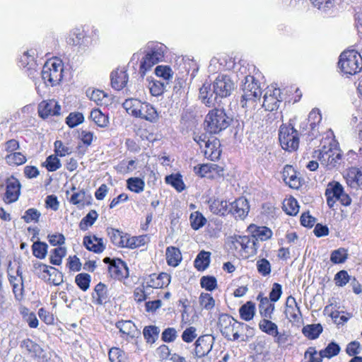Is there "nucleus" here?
Instances as JSON below:
<instances>
[{
  "mask_svg": "<svg viewBox=\"0 0 362 362\" xmlns=\"http://www.w3.org/2000/svg\"><path fill=\"white\" fill-rule=\"evenodd\" d=\"M235 89V83L226 74H219L212 83H204L199 88V98L207 107H214L218 103V98L231 95Z\"/></svg>",
  "mask_w": 362,
  "mask_h": 362,
  "instance_id": "nucleus-1",
  "label": "nucleus"
},
{
  "mask_svg": "<svg viewBox=\"0 0 362 362\" xmlns=\"http://www.w3.org/2000/svg\"><path fill=\"white\" fill-rule=\"evenodd\" d=\"M168 47L157 41H150L138 52L133 54L131 62L139 61V74L144 77L157 64L164 61Z\"/></svg>",
  "mask_w": 362,
  "mask_h": 362,
  "instance_id": "nucleus-2",
  "label": "nucleus"
},
{
  "mask_svg": "<svg viewBox=\"0 0 362 362\" xmlns=\"http://www.w3.org/2000/svg\"><path fill=\"white\" fill-rule=\"evenodd\" d=\"M199 70L197 62L193 59L185 60L182 65H180L179 72L177 74L173 86V94L179 97H184L188 92L189 76L190 81L196 76Z\"/></svg>",
  "mask_w": 362,
  "mask_h": 362,
  "instance_id": "nucleus-3",
  "label": "nucleus"
},
{
  "mask_svg": "<svg viewBox=\"0 0 362 362\" xmlns=\"http://www.w3.org/2000/svg\"><path fill=\"white\" fill-rule=\"evenodd\" d=\"M243 95L240 105L245 108H255V103L260 100L262 88L259 82L253 76L247 75L241 85Z\"/></svg>",
  "mask_w": 362,
  "mask_h": 362,
  "instance_id": "nucleus-4",
  "label": "nucleus"
},
{
  "mask_svg": "<svg viewBox=\"0 0 362 362\" xmlns=\"http://www.w3.org/2000/svg\"><path fill=\"white\" fill-rule=\"evenodd\" d=\"M41 76L47 86L59 84L64 76L62 61L57 57L48 59L42 66Z\"/></svg>",
  "mask_w": 362,
  "mask_h": 362,
  "instance_id": "nucleus-5",
  "label": "nucleus"
},
{
  "mask_svg": "<svg viewBox=\"0 0 362 362\" xmlns=\"http://www.w3.org/2000/svg\"><path fill=\"white\" fill-rule=\"evenodd\" d=\"M233 118L223 108H214L209 112L205 118L207 131L211 134H217L230 126Z\"/></svg>",
  "mask_w": 362,
  "mask_h": 362,
  "instance_id": "nucleus-6",
  "label": "nucleus"
},
{
  "mask_svg": "<svg viewBox=\"0 0 362 362\" xmlns=\"http://www.w3.org/2000/svg\"><path fill=\"white\" fill-rule=\"evenodd\" d=\"M339 66L347 75H354L362 69V57L355 49L344 50L339 56Z\"/></svg>",
  "mask_w": 362,
  "mask_h": 362,
  "instance_id": "nucleus-7",
  "label": "nucleus"
},
{
  "mask_svg": "<svg viewBox=\"0 0 362 362\" xmlns=\"http://www.w3.org/2000/svg\"><path fill=\"white\" fill-rule=\"evenodd\" d=\"M218 325L222 335L227 340L235 341L239 339V332L243 323L238 322L227 314H222L218 317Z\"/></svg>",
  "mask_w": 362,
  "mask_h": 362,
  "instance_id": "nucleus-8",
  "label": "nucleus"
},
{
  "mask_svg": "<svg viewBox=\"0 0 362 362\" xmlns=\"http://www.w3.org/2000/svg\"><path fill=\"white\" fill-rule=\"evenodd\" d=\"M279 139L283 149L293 151L298 149L299 138L298 132L292 124H282L279 128Z\"/></svg>",
  "mask_w": 362,
  "mask_h": 362,
  "instance_id": "nucleus-9",
  "label": "nucleus"
},
{
  "mask_svg": "<svg viewBox=\"0 0 362 362\" xmlns=\"http://www.w3.org/2000/svg\"><path fill=\"white\" fill-rule=\"evenodd\" d=\"M317 157L322 165L328 169H332L339 165L341 153L336 148H333L332 146H323L322 149L320 150Z\"/></svg>",
  "mask_w": 362,
  "mask_h": 362,
  "instance_id": "nucleus-10",
  "label": "nucleus"
},
{
  "mask_svg": "<svg viewBox=\"0 0 362 362\" xmlns=\"http://www.w3.org/2000/svg\"><path fill=\"white\" fill-rule=\"evenodd\" d=\"M282 101L283 96L281 89L271 85L267 87L264 93L262 107L265 110L272 112L279 108Z\"/></svg>",
  "mask_w": 362,
  "mask_h": 362,
  "instance_id": "nucleus-11",
  "label": "nucleus"
},
{
  "mask_svg": "<svg viewBox=\"0 0 362 362\" xmlns=\"http://www.w3.org/2000/svg\"><path fill=\"white\" fill-rule=\"evenodd\" d=\"M21 185L19 180L11 176L6 181V192L3 200L6 204H11L16 202L21 194Z\"/></svg>",
  "mask_w": 362,
  "mask_h": 362,
  "instance_id": "nucleus-12",
  "label": "nucleus"
},
{
  "mask_svg": "<svg viewBox=\"0 0 362 362\" xmlns=\"http://www.w3.org/2000/svg\"><path fill=\"white\" fill-rule=\"evenodd\" d=\"M39 55L38 51L35 47H31L24 51L19 59L20 66L25 69L29 74H33L37 66L36 59Z\"/></svg>",
  "mask_w": 362,
  "mask_h": 362,
  "instance_id": "nucleus-13",
  "label": "nucleus"
},
{
  "mask_svg": "<svg viewBox=\"0 0 362 362\" xmlns=\"http://www.w3.org/2000/svg\"><path fill=\"white\" fill-rule=\"evenodd\" d=\"M250 205L248 201L244 197H239L230 202L229 214L235 219L243 220L248 214Z\"/></svg>",
  "mask_w": 362,
  "mask_h": 362,
  "instance_id": "nucleus-14",
  "label": "nucleus"
},
{
  "mask_svg": "<svg viewBox=\"0 0 362 362\" xmlns=\"http://www.w3.org/2000/svg\"><path fill=\"white\" fill-rule=\"evenodd\" d=\"M115 327L119 329L120 337L128 341L140 335V331L131 320H119L115 323Z\"/></svg>",
  "mask_w": 362,
  "mask_h": 362,
  "instance_id": "nucleus-15",
  "label": "nucleus"
},
{
  "mask_svg": "<svg viewBox=\"0 0 362 362\" xmlns=\"http://www.w3.org/2000/svg\"><path fill=\"white\" fill-rule=\"evenodd\" d=\"M60 112L61 106L54 100H42L37 107L38 115L44 119L50 116L59 115Z\"/></svg>",
  "mask_w": 362,
  "mask_h": 362,
  "instance_id": "nucleus-16",
  "label": "nucleus"
},
{
  "mask_svg": "<svg viewBox=\"0 0 362 362\" xmlns=\"http://www.w3.org/2000/svg\"><path fill=\"white\" fill-rule=\"evenodd\" d=\"M108 272L112 278L122 280L129 276V269L126 263L121 259H112L108 266Z\"/></svg>",
  "mask_w": 362,
  "mask_h": 362,
  "instance_id": "nucleus-17",
  "label": "nucleus"
},
{
  "mask_svg": "<svg viewBox=\"0 0 362 362\" xmlns=\"http://www.w3.org/2000/svg\"><path fill=\"white\" fill-rule=\"evenodd\" d=\"M282 179L291 188L298 189L301 185L300 177L293 166L290 165L284 166L282 171Z\"/></svg>",
  "mask_w": 362,
  "mask_h": 362,
  "instance_id": "nucleus-18",
  "label": "nucleus"
},
{
  "mask_svg": "<svg viewBox=\"0 0 362 362\" xmlns=\"http://www.w3.org/2000/svg\"><path fill=\"white\" fill-rule=\"evenodd\" d=\"M110 78L111 86L117 90H120L124 88L129 80V76L124 67L113 71L111 73Z\"/></svg>",
  "mask_w": 362,
  "mask_h": 362,
  "instance_id": "nucleus-19",
  "label": "nucleus"
},
{
  "mask_svg": "<svg viewBox=\"0 0 362 362\" xmlns=\"http://www.w3.org/2000/svg\"><path fill=\"white\" fill-rule=\"evenodd\" d=\"M205 149L204 151V156L206 158L215 161L219 159L221 153L220 149L221 143L216 138H212L211 140L208 139L205 143Z\"/></svg>",
  "mask_w": 362,
  "mask_h": 362,
  "instance_id": "nucleus-20",
  "label": "nucleus"
},
{
  "mask_svg": "<svg viewBox=\"0 0 362 362\" xmlns=\"http://www.w3.org/2000/svg\"><path fill=\"white\" fill-rule=\"evenodd\" d=\"M247 230L256 243H257L258 240H267L272 236V231L266 226H257L254 224H251L248 226Z\"/></svg>",
  "mask_w": 362,
  "mask_h": 362,
  "instance_id": "nucleus-21",
  "label": "nucleus"
},
{
  "mask_svg": "<svg viewBox=\"0 0 362 362\" xmlns=\"http://www.w3.org/2000/svg\"><path fill=\"white\" fill-rule=\"evenodd\" d=\"M284 313L290 321H298L301 316L300 308L295 298L291 296H288L286 299Z\"/></svg>",
  "mask_w": 362,
  "mask_h": 362,
  "instance_id": "nucleus-22",
  "label": "nucleus"
},
{
  "mask_svg": "<svg viewBox=\"0 0 362 362\" xmlns=\"http://www.w3.org/2000/svg\"><path fill=\"white\" fill-rule=\"evenodd\" d=\"M344 192V188L339 182H334L333 185L329 184L325 192L327 197V203L329 207L332 208L341 194Z\"/></svg>",
  "mask_w": 362,
  "mask_h": 362,
  "instance_id": "nucleus-23",
  "label": "nucleus"
},
{
  "mask_svg": "<svg viewBox=\"0 0 362 362\" xmlns=\"http://www.w3.org/2000/svg\"><path fill=\"white\" fill-rule=\"evenodd\" d=\"M92 202L93 197L91 194L86 192L83 189H80L76 192H74L69 199L70 203L81 207L91 205Z\"/></svg>",
  "mask_w": 362,
  "mask_h": 362,
  "instance_id": "nucleus-24",
  "label": "nucleus"
},
{
  "mask_svg": "<svg viewBox=\"0 0 362 362\" xmlns=\"http://www.w3.org/2000/svg\"><path fill=\"white\" fill-rule=\"evenodd\" d=\"M170 282V276L165 272L150 275L146 284L147 287L159 288L168 286Z\"/></svg>",
  "mask_w": 362,
  "mask_h": 362,
  "instance_id": "nucleus-25",
  "label": "nucleus"
},
{
  "mask_svg": "<svg viewBox=\"0 0 362 362\" xmlns=\"http://www.w3.org/2000/svg\"><path fill=\"white\" fill-rule=\"evenodd\" d=\"M83 245L88 250L95 253H101L105 248L103 238H98L95 235L85 236L83 238Z\"/></svg>",
  "mask_w": 362,
  "mask_h": 362,
  "instance_id": "nucleus-26",
  "label": "nucleus"
},
{
  "mask_svg": "<svg viewBox=\"0 0 362 362\" xmlns=\"http://www.w3.org/2000/svg\"><path fill=\"white\" fill-rule=\"evenodd\" d=\"M141 114L137 117L148 122L155 123L158 120L159 115L156 108L150 103L143 102L141 107Z\"/></svg>",
  "mask_w": 362,
  "mask_h": 362,
  "instance_id": "nucleus-27",
  "label": "nucleus"
},
{
  "mask_svg": "<svg viewBox=\"0 0 362 362\" xmlns=\"http://www.w3.org/2000/svg\"><path fill=\"white\" fill-rule=\"evenodd\" d=\"M210 339L209 335L201 336L197 339L194 344V353L197 357L201 358L208 354L211 349Z\"/></svg>",
  "mask_w": 362,
  "mask_h": 362,
  "instance_id": "nucleus-28",
  "label": "nucleus"
},
{
  "mask_svg": "<svg viewBox=\"0 0 362 362\" xmlns=\"http://www.w3.org/2000/svg\"><path fill=\"white\" fill-rule=\"evenodd\" d=\"M92 297L94 300V303L97 305L106 303L108 300L107 286L101 282L98 283L95 286Z\"/></svg>",
  "mask_w": 362,
  "mask_h": 362,
  "instance_id": "nucleus-29",
  "label": "nucleus"
},
{
  "mask_svg": "<svg viewBox=\"0 0 362 362\" xmlns=\"http://www.w3.org/2000/svg\"><path fill=\"white\" fill-rule=\"evenodd\" d=\"M85 36L86 33L82 28H74L69 33L66 42L69 45L74 47L81 45Z\"/></svg>",
  "mask_w": 362,
  "mask_h": 362,
  "instance_id": "nucleus-30",
  "label": "nucleus"
},
{
  "mask_svg": "<svg viewBox=\"0 0 362 362\" xmlns=\"http://www.w3.org/2000/svg\"><path fill=\"white\" fill-rule=\"evenodd\" d=\"M230 202L219 199H214L210 204V210L212 213L219 216L229 214Z\"/></svg>",
  "mask_w": 362,
  "mask_h": 362,
  "instance_id": "nucleus-31",
  "label": "nucleus"
},
{
  "mask_svg": "<svg viewBox=\"0 0 362 362\" xmlns=\"http://www.w3.org/2000/svg\"><path fill=\"white\" fill-rule=\"evenodd\" d=\"M310 4L324 13H332L335 8L337 0H309Z\"/></svg>",
  "mask_w": 362,
  "mask_h": 362,
  "instance_id": "nucleus-32",
  "label": "nucleus"
},
{
  "mask_svg": "<svg viewBox=\"0 0 362 362\" xmlns=\"http://www.w3.org/2000/svg\"><path fill=\"white\" fill-rule=\"evenodd\" d=\"M142 103L143 102L138 99L129 98L123 103V107L129 115L137 117V115L141 114L140 111Z\"/></svg>",
  "mask_w": 362,
  "mask_h": 362,
  "instance_id": "nucleus-33",
  "label": "nucleus"
},
{
  "mask_svg": "<svg viewBox=\"0 0 362 362\" xmlns=\"http://www.w3.org/2000/svg\"><path fill=\"white\" fill-rule=\"evenodd\" d=\"M165 255L168 264L171 267H177L182 260L180 250L173 246L167 247Z\"/></svg>",
  "mask_w": 362,
  "mask_h": 362,
  "instance_id": "nucleus-34",
  "label": "nucleus"
},
{
  "mask_svg": "<svg viewBox=\"0 0 362 362\" xmlns=\"http://www.w3.org/2000/svg\"><path fill=\"white\" fill-rule=\"evenodd\" d=\"M347 184L353 187L357 188L362 185V172L356 168L349 170L346 178Z\"/></svg>",
  "mask_w": 362,
  "mask_h": 362,
  "instance_id": "nucleus-35",
  "label": "nucleus"
},
{
  "mask_svg": "<svg viewBox=\"0 0 362 362\" xmlns=\"http://www.w3.org/2000/svg\"><path fill=\"white\" fill-rule=\"evenodd\" d=\"M241 241L242 252L248 255H254L257 253L259 245L252 236L243 235L242 236Z\"/></svg>",
  "mask_w": 362,
  "mask_h": 362,
  "instance_id": "nucleus-36",
  "label": "nucleus"
},
{
  "mask_svg": "<svg viewBox=\"0 0 362 362\" xmlns=\"http://www.w3.org/2000/svg\"><path fill=\"white\" fill-rule=\"evenodd\" d=\"M210 256L209 252L202 250L199 252L194 262V267L198 271L205 270L210 264Z\"/></svg>",
  "mask_w": 362,
  "mask_h": 362,
  "instance_id": "nucleus-37",
  "label": "nucleus"
},
{
  "mask_svg": "<svg viewBox=\"0 0 362 362\" xmlns=\"http://www.w3.org/2000/svg\"><path fill=\"white\" fill-rule=\"evenodd\" d=\"M218 166L214 163L197 165L194 167V172L201 177H211L212 172H217Z\"/></svg>",
  "mask_w": 362,
  "mask_h": 362,
  "instance_id": "nucleus-38",
  "label": "nucleus"
},
{
  "mask_svg": "<svg viewBox=\"0 0 362 362\" xmlns=\"http://www.w3.org/2000/svg\"><path fill=\"white\" fill-rule=\"evenodd\" d=\"M267 297H262L259 300V310L260 315L265 318H272L274 310V305Z\"/></svg>",
  "mask_w": 362,
  "mask_h": 362,
  "instance_id": "nucleus-39",
  "label": "nucleus"
},
{
  "mask_svg": "<svg viewBox=\"0 0 362 362\" xmlns=\"http://www.w3.org/2000/svg\"><path fill=\"white\" fill-rule=\"evenodd\" d=\"M165 181L179 192H182L185 189V185L183 182L182 176L180 173L167 175L165 178Z\"/></svg>",
  "mask_w": 362,
  "mask_h": 362,
  "instance_id": "nucleus-40",
  "label": "nucleus"
},
{
  "mask_svg": "<svg viewBox=\"0 0 362 362\" xmlns=\"http://www.w3.org/2000/svg\"><path fill=\"white\" fill-rule=\"evenodd\" d=\"M233 62L230 61V64L227 65V57H213L210 61L209 66L210 71H216L217 70L230 69Z\"/></svg>",
  "mask_w": 362,
  "mask_h": 362,
  "instance_id": "nucleus-41",
  "label": "nucleus"
},
{
  "mask_svg": "<svg viewBox=\"0 0 362 362\" xmlns=\"http://www.w3.org/2000/svg\"><path fill=\"white\" fill-rule=\"evenodd\" d=\"M322 327L320 324H312L304 326L302 332L309 339H315L322 332Z\"/></svg>",
  "mask_w": 362,
  "mask_h": 362,
  "instance_id": "nucleus-42",
  "label": "nucleus"
},
{
  "mask_svg": "<svg viewBox=\"0 0 362 362\" xmlns=\"http://www.w3.org/2000/svg\"><path fill=\"white\" fill-rule=\"evenodd\" d=\"M322 120V115L318 109L312 110L308 117V123L309 124L311 136L316 137L317 135L315 133L316 127Z\"/></svg>",
  "mask_w": 362,
  "mask_h": 362,
  "instance_id": "nucleus-43",
  "label": "nucleus"
},
{
  "mask_svg": "<svg viewBox=\"0 0 362 362\" xmlns=\"http://www.w3.org/2000/svg\"><path fill=\"white\" fill-rule=\"evenodd\" d=\"M239 313L243 320H251L255 313V304L252 301H247L240 308Z\"/></svg>",
  "mask_w": 362,
  "mask_h": 362,
  "instance_id": "nucleus-44",
  "label": "nucleus"
},
{
  "mask_svg": "<svg viewBox=\"0 0 362 362\" xmlns=\"http://www.w3.org/2000/svg\"><path fill=\"white\" fill-rule=\"evenodd\" d=\"M4 159L6 163L11 166L23 165L27 160L25 156L21 152L8 153Z\"/></svg>",
  "mask_w": 362,
  "mask_h": 362,
  "instance_id": "nucleus-45",
  "label": "nucleus"
},
{
  "mask_svg": "<svg viewBox=\"0 0 362 362\" xmlns=\"http://www.w3.org/2000/svg\"><path fill=\"white\" fill-rule=\"evenodd\" d=\"M110 362H128L127 354L118 347H112L108 351Z\"/></svg>",
  "mask_w": 362,
  "mask_h": 362,
  "instance_id": "nucleus-46",
  "label": "nucleus"
},
{
  "mask_svg": "<svg viewBox=\"0 0 362 362\" xmlns=\"http://www.w3.org/2000/svg\"><path fill=\"white\" fill-rule=\"evenodd\" d=\"M283 210L288 215L296 216L299 211L297 200L292 197L285 199L283 202Z\"/></svg>",
  "mask_w": 362,
  "mask_h": 362,
  "instance_id": "nucleus-47",
  "label": "nucleus"
},
{
  "mask_svg": "<svg viewBox=\"0 0 362 362\" xmlns=\"http://www.w3.org/2000/svg\"><path fill=\"white\" fill-rule=\"evenodd\" d=\"M269 319V318H264L260 320L259 323L260 330L270 336L277 335L278 326Z\"/></svg>",
  "mask_w": 362,
  "mask_h": 362,
  "instance_id": "nucleus-48",
  "label": "nucleus"
},
{
  "mask_svg": "<svg viewBox=\"0 0 362 362\" xmlns=\"http://www.w3.org/2000/svg\"><path fill=\"white\" fill-rule=\"evenodd\" d=\"M127 187L130 191L139 194L144 191L145 182L139 177H130L127 180Z\"/></svg>",
  "mask_w": 362,
  "mask_h": 362,
  "instance_id": "nucleus-49",
  "label": "nucleus"
},
{
  "mask_svg": "<svg viewBox=\"0 0 362 362\" xmlns=\"http://www.w3.org/2000/svg\"><path fill=\"white\" fill-rule=\"evenodd\" d=\"M340 350L339 345L334 341H332L324 349L320 351V354L321 357L331 358L338 355Z\"/></svg>",
  "mask_w": 362,
  "mask_h": 362,
  "instance_id": "nucleus-50",
  "label": "nucleus"
},
{
  "mask_svg": "<svg viewBox=\"0 0 362 362\" xmlns=\"http://www.w3.org/2000/svg\"><path fill=\"white\" fill-rule=\"evenodd\" d=\"M90 118L100 127H105L109 124L108 117L98 109H95L91 111Z\"/></svg>",
  "mask_w": 362,
  "mask_h": 362,
  "instance_id": "nucleus-51",
  "label": "nucleus"
},
{
  "mask_svg": "<svg viewBox=\"0 0 362 362\" xmlns=\"http://www.w3.org/2000/svg\"><path fill=\"white\" fill-rule=\"evenodd\" d=\"M66 254V250L64 247H57L50 252L49 262L54 265H60L62 259Z\"/></svg>",
  "mask_w": 362,
  "mask_h": 362,
  "instance_id": "nucleus-52",
  "label": "nucleus"
},
{
  "mask_svg": "<svg viewBox=\"0 0 362 362\" xmlns=\"http://www.w3.org/2000/svg\"><path fill=\"white\" fill-rule=\"evenodd\" d=\"M98 214L95 210H90L80 221L79 228L82 230H86L89 226H91L97 220Z\"/></svg>",
  "mask_w": 362,
  "mask_h": 362,
  "instance_id": "nucleus-53",
  "label": "nucleus"
},
{
  "mask_svg": "<svg viewBox=\"0 0 362 362\" xmlns=\"http://www.w3.org/2000/svg\"><path fill=\"white\" fill-rule=\"evenodd\" d=\"M48 245L41 241H36L32 245L33 255L40 259H44L47 253Z\"/></svg>",
  "mask_w": 362,
  "mask_h": 362,
  "instance_id": "nucleus-54",
  "label": "nucleus"
},
{
  "mask_svg": "<svg viewBox=\"0 0 362 362\" xmlns=\"http://www.w3.org/2000/svg\"><path fill=\"white\" fill-rule=\"evenodd\" d=\"M42 166L49 172H54L62 167V164L60 160L56 155H50L46 158L45 161L42 163Z\"/></svg>",
  "mask_w": 362,
  "mask_h": 362,
  "instance_id": "nucleus-55",
  "label": "nucleus"
},
{
  "mask_svg": "<svg viewBox=\"0 0 362 362\" xmlns=\"http://www.w3.org/2000/svg\"><path fill=\"white\" fill-rule=\"evenodd\" d=\"M21 346L25 349L29 353L35 356H40L43 350L40 345L34 342L30 339H24L21 342Z\"/></svg>",
  "mask_w": 362,
  "mask_h": 362,
  "instance_id": "nucleus-56",
  "label": "nucleus"
},
{
  "mask_svg": "<svg viewBox=\"0 0 362 362\" xmlns=\"http://www.w3.org/2000/svg\"><path fill=\"white\" fill-rule=\"evenodd\" d=\"M191 226L194 230H199L206 223V218L198 211L192 213L189 217Z\"/></svg>",
  "mask_w": 362,
  "mask_h": 362,
  "instance_id": "nucleus-57",
  "label": "nucleus"
},
{
  "mask_svg": "<svg viewBox=\"0 0 362 362\" xmlns=\"http://www.w3.org/2000/svg\"><path fill=\"white\" fill-rule=\"evenodd\" d=\"M155 74L164 80L169 81L173 78V71L168 65H158L155 69Z\"/></svg>",
  "mask_w": 362,
  "mask_h": 362,
  "instance_id": "nucleus-58",
  "label": "nucleus"
},
{
  "mask_svg": "<svg viewBox=\"0 0 362 362\" xmlns=\"http://www.w3.org/2000/svg\"><path fill=\"white\" fill-rule=\"evenodd\" d=\"M159 334V329L156 326H146L144 327L143 330V334L148 343L155 342L156 339L158 338Z\"/></svg>",
  "mask_w": 362,
  "mask_h": 362,
  "instance_id": "nucleus-59",
  "label": "nucleus"
},
{
  "mask_svg": "<svg viewBox=\"0 0 362 362\" xmlns=\"http://www.w3.org/2000/svg\"><path fill=\"white\" fill-rule=\"evenodd\" d=\"M199 301L200 305L207 310H212L215 306L214 298L208 293H202L199 298Z\"/></svg>",
  "mask_w": 362,
  "mask_h": 362,
  "instance_id": "nucleus-60",
  "label": "nucleus"
},
{
  "mask_svg": "<svg viewBox=\"0 0 362 362\" xmlns=\"http://www.w3.org/2000/svg\"><path fill=\"white\" fill-rule=\"evenodd\" d=\"M84 121V117L82 113L78 112H71L66 118V124L74 128Z\"/></svg>",
  "mask_w": 362,
  "mask_h": 362,
  "instance_id": "nucleus-61",
  "label": "nucleus"
},
{
  "mask_svg": "<svg viewBox=\"0 0 362 362\" xmlns=\"http://www.w3.org/2000/svg\"><path fill=\"white\" fill-rule=\"evenodd\" d=\"M76 285L83 291L88 289L90 282V276L86 273H81L75 277Z\"/></svg>",
  "mask_w": 362,
  "mask_h": 362,
  "instance_id": "nucleus-62",
  "label": "nucleus"
},
{
  "mask_svg": "<svg viewBox=\"0 0 362 362\" xmlns=\"http://www.w3.org/2000/svg\"><path fill=\"white\" fill-rule=\"evenodd\" d=\"M40 216L41 214L37 209L30 208L25 211L23 216H22V218L27 223H29L30 222L37 223L39 221Z\"/></svg>",
  "mask_w": 362,
  "mask_h": 362,
  "instance_id": "nucleus-63",
  "label": "nucleus"
},
{
  "mask_svg": "<svg viewBox=\"0 0 362 362\" xmlns=\"http://www.w3.org/2000/svg\"><path fill=\"white\" fill-rule=\"evenodd\" d=\"M200 285L208 291H214L217 286V281L214 276H204L200 279Z\"/></svg>",
  "mask_w": 362,
  "mask_h": 362,
  "instance_id": "nucleus-64",
  "label": "nucleus"
}]
</instances>
